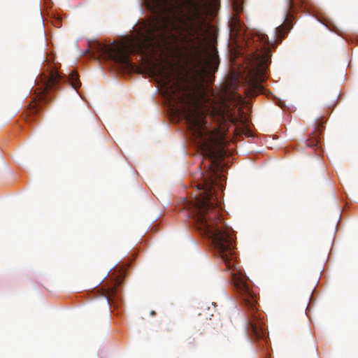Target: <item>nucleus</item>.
Here are the masks:
<instances>
[{
  "label": "nucleus",
  "mask_w": 358,
  "mask_h": 358,
  "mask_svg": "<svg viewBox=\"0 0 358 358\" xmlns=\"http://www.w3.org/2000/svg\"><path fill=\"white\" fill-rule=\"evenodd\" d=\"M188 62L196 76L203 80L211 76L219 64L217 55L199 46L194 48Z\"/></svg>",
  "instance_id": "6"
},
{
  "label": "nucleus",
  "mask_w": 358,
  "mask_h": 358,
  "mask_svg": "<svg viewBox=\"0 0 358 358\" xmlns=\"http://www.w3.org/2000/svg\"><path fill=\"white\" fill-rule=\"evenodd\" d=\"M233 17L228 22H243L239 15L243 11V0H233Z\"/></svg>",
  "instance_id": "10"
},
{
  "label": "nucleus",
  "mask_w": 358,
  "mask_h": 358,
  "mask_svg": "<svg viewBox=\"0 0 358 358\" xmlns=\"http://www.w3.org/2000/svg\"><path fill=\"white\" fill-rule=\"evenodd\" d=\"M54 17L57 20L62 22V20H65V17H63V16L60 14L54 15Z\"/></svg>",
  "instance_id": "14"
},
{
  "label": "nucleus",
  "mask_w": 358,
  "mask_h": 358,
  "mask_svg": "<svg viewBox=\"0 0 358 358\" xmlns=\"http://www.w3.org/2000/svg\"><path fill=\"white\" fill-rule=\"evenodd\" d=\"M293 24H281L279 27L275 28V34L279 41H282L285 35L288 33L290 28L287 25H292Z\"/></svg>",
  "instance_id": "11"
},
{
  "label": "nucleus",
  "mask_w": 358,
  "mask_h": 358,
  "mask_svg": "<svg viewBox=\"0 0 358 358\" xmlns=\"http://www.w3.org/2000/svg\"><path fill=\"white\" fill-rule=\"evenodd\" d=\"M68 81L74 89H77L80 85V82L78 79V74L76 72L72 71L69 73Z\"/></svg>",
  "instance_id": "12"
},
{
  "label": "nucleus",
  "mask_w": 358,
  "mask_h": 358,
  "mask_svg": "<svg viewBox=\"0 0 358 358\" xmlns=\"http://www.w3.org/2000/svg\"><path fill=\"white\" fill-rule=\"evenodd\" d=\"M155 76L169 88L170 99L181 105L180 113L191 135L201 150L203 157L208 161V164L204 162L202 163L206 169V174L203 175V183L197 185L201 192L191 200L185 199V208L193 220L196 230L211 241L216 255L230 271L231 281L245 308L247 334L252 340L259 341L264 348L268 343L264 313L259 309L256 292L238 266L234 231L222 218L221 200L215 190L220 177L218 172L222 169L221 161L227 153L225 146L228 141L225 136L228 131L227 124H234L236 117L229 106L223 101L213 107L210 115L218 125L210 129L206 120L207 114L203 104L196 95L187 92L178 83L171 85L169 75Z\"/></svg>",
  "instance_id": "1"
},
{
  "label": "nucleus",
  "mask_w": 358,
  "mask_h": 358,
  "mask_svg": "<svg viewBox=\"0 0 358 358\" xmlns=\"http://www.w3.org/2000/svg\"><path fill=\"white\" fill-rule=\"evenodd\" d=\"M324 129V122L317 120L315 123L314 129L310 134L309 138L306 140V145L310 148L320 147L321 136Z\"/></svg>",
  "instance_id": "8"
},
{
  "label": "nucleus",
  "mask_w": 358,
  "mask_h": 358,
  "mask_svg": "<svg viewBox=\"0 0 358 358\" xmlns=\"http://www.w3.org/2000/svg\"><path fill=\"white\" fill-rule=\"evenodd\" d=\"M239 101H242V98L241 96L239 97Z\"/></svg>",
  "instance_id": "18"
},
{
  "label": "nucleus",
  "mask_w": 358,
  "mask_h": 358,
  "mask_svg": "<svg viewBox=\"0 0 358 358\" xmlns=\"http://www.w3.org/2000/svg\"><path fill=\"white\" fill-rule=\"evenodd\" d=\"M324 24L325 25L327 29H329V31H334L339 35L341 34V32L338 30V29L336 26V24L331 23V24Z\"/></svg>",
  "instance_id": "13"
},
{
  "label": "nucleus",
  "mask_w": 358,
  "mask_h": 358,
  "mask_svg": "<svg viewBox=\"0 0 358 358\" xmlns=\"http://www.w3.org/2000/svg\"><path fill=\"white\" fill-rule=\"evenodd\" d=\"M155 31L150 29L138 31L135 36H128L126 41L120 44L104 47L103 51L114 62L130 66L129 55L138 54L144 55L153 40L155 38Z\"/></svg>",
  "instance_id": "4"
},
{
  "label": "nucleus",
  "mask_w": 358,
  "mask_h": 358,
  "mask_svg": "<svg viewBox=\"0 0 358 358\" xmlns=\"http://www.w3.org/2000/svg\"><path fill=\"white\" fill-rule=\"evenodd\" d=\"M148 6L158 18L150 22H210L219 10L214 0H152Z\"/></svg>",
  "instance_id": "3"
},
{
  "label": "nucleus",
  "mask_w": 358,
  "mask_h": 358,
  "mask_svg": "<svg viewBox=\"0 0 358 358\" xmlns=\"http://www.w3.org/2000/svg\"><path fill=\"white\" fill-rule=\"evenodd\" d=\"M150 314L152 315H156V313H155V312L154 310L151 311Z\"/></svg>",
  "instance_id": "17"
},
{
  "label": "nucleus",
  "mask_w": 358,
  "mask_h": 358,
  "mask_svg": "<svg viewBox=\"0 0 358 358\" xmlns=\"http://www.w3.org/2000/svg\"><path fill=\"white\" fill-rule=\"evenodd\" d=\"M140 24V27L136 28V31L131 36H135L138 31H144L147 29H150L155 31V38L152 42L151 45L149 46L150 48L153 45L157 43L159 38L163 37V32L166 29L169 28H176V25H179L180 24H138L136 23V25ZM196 25H199L196 27L197 29H202L201 25L203 24H195Z\"/></svg>",
  "instance_id": "7"
},
{
  "label": "nucleus",
  "mask_w": 358,
  "mask_h": 358,
  "mask_svg": "<svg viewBox=\"0 0 358 358\" xmlns=\"http://www.w3.org/2000/svg\"><path fill=\"white\" fill-rule=\"evenodd\" d=\"M47 65L45 70L37 80V87L33 90L36 96L27 109L29 115H35L39 112L40 105L38 101H45L48 92L58 90L59 83L63 80L55 66L49 65L48 63Z\"/></svg>",
  "instance_id": "5"
},
{
  "label": "nucleus",
  "mask_w": 358,
  "mask_h": 358,
  "mask_svg": "<svg viewBox=\"0 0 358 358\" xmlns=\"http://www.w3.org/2000/svg\"><path fill=\"white\" fill-rule=\"evenodd\" d=\"M294 20V18H293V19H287V18H285V19L283 20V22H284V23H286V22H292V20Z\"/></svg>",
  "instance_id": "15"
},
{
  "label": "nucleus",
  "mask_w": 358,
  "mask_h": 358,
  "mask_svg": "<svg viewBox=\"0 0 358 358\" xmlns=\"http://www.w3.org/2000/svg\"><path fill=\"white\" fill-rule=\"evenodd\" d=\"M121 285V280L116 279L110 286L104 289L103 296L106 297L108 303H114L115 301L120 299L121 294L118 287Z\"/></svg>",
  "instance_id": "9"
},
{
  "label": "nucleus",
  "mask_w": 358,
  "mask_h": 358,
  "mask_svg": "<svg viewBox=\"0 0 358 358\" xmlns=\"http://www.w3.org/2000/svg\"><path fill=\"white\" fill-rule=\"evenodd\" d=\"M320 22H329L327 20H319Z\"/></svg>",
  "instance_id": "16"
},
{
  "label": "nucleus",
  "mask_w": 358,
  "mask_h": 358,
  "mask_svg": "<svg viewBox=\"0 0 358 358\" xmlns=\"http://www.w3.org/2000/svg\"><path fill=\"white\" fill-rule=\"evenodd\" d=\"M229 41L238 48H245L250 52L251 62L247 82L248 95L255 96L263 90L261 82L270 63V55L266 48L268 40L266 35L256 30H249L245 24H228Z\"/></svg>",
  "instance_id": "2"
}]
</instances>
